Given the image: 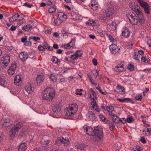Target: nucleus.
<instances>
[{"label":"nucleus","mask_w":151,"mask_h":151,"mask_svg":"<svg viewBox=\"0 0 151 151\" xmlns=\"http://www.w3.org/2000/svg\"><path fill=\"white\" fill-rule=\"evenodd\" d=\"M58 17L60 20L62 21H65L67 18V15L62 12H60L59 14Z\"/></svg>","instance_id":"26"},{"label":"nucleus","mask_w":151,"mask_h":151,"mask_svg":"<svg viewBox=\"0 0 151 151\" xmlns=\"http://www.w3.org/2000/svg\"><path fill=\"white\" fill-rule=\"evenodd\" d=\"M56 11V7L55 5L51 6L48 9V12L49 13L51 14Z\"/></svg>","instance_id":"32"},{"label":"nucleus","mask_w":151,"mask_h":151,"mask_svg":"<svg viewBox=\"0 0 151 151\" xmlns=\"http://www.w3.org/2000/svg\"><path fill=\"white\" fill-rule=\"evenodd\" d=\"M92 84L94 85L96 88L102 94L104 95H106V92H103L101 88L98 85L97 83H92Z\"/></svg>","instance_id":"31"},{"label":"nucleus","mask_w":151,"mask_h":151,"mask_svg":"<svg viewBox=\"0 0 151 151\" xmlns=\"http://www.w3.org/2000/svg\"><path fill=\"white\" fill-rule=\"evenodd\" d=\"M117 100L121 102H130L132 104L134 103L133 101L130 98H127L123 99H118Z\"/></svg>","instance_id":"24"},{"label":"nucleus","mask_w":151,"mask_h":151,"mask_svg":"<svg viewBox=\"0 0 151 151\" xmlns=\"http://www.w3.org/2000/svg\"><path fill=\"white\" fill-rule=\"evenodd\" d=\"M88 119L91 121H93L96 118L95 114L92 111H90L88 114Z\"/></svg>","instance_id":"27"},{"label":"nucleus","mask_w":151,"mask_h":151,"mask_svg":"<svg viewBox=\"0 0 151 151\" xmlns=\"http://www.w3.org/2000/svg\"><path fill=\"white\" fill-rule=\"evenodd\" d=\"M64 111L65 116L67 118L71 119L75 115L73 112L70 111V109L67 107L65 109Z\"/></svg>","instance_id":"13"},{"label":"nucleus","mask_w":151,"mask_h":151,"mask_svg":"<svg viewBox=\"0 0 151 151\" xmlns=\"http://www.w3.org/2000/svg\"><path fill=\"white\" fill-rule=\"evenodd\" d=\"M32 27V25L31 24H28L22 27V29L26 31L31 29Z\"/></svg>","instance_id":"35"},{"label":"nucleus","mask_w":151,"mask_h":151,"mask_svg":"<svg viewBox=\"0 0 151 151\" xmlns=\"http://www.w3.org/2000/svg\"><path fill=\"white\" fill-rule=\"evenodd\" d=\"M22 76L21 75H17L14 78V83L16 86H19L21 85L22 82Z\"/></svg>","instance_id":"14"},{"label":"nucleus","mask_w":151,"mask_h":151,"mask_svg":"<svg viewBox=\"0 0 151 151\" xmlns=\"http://www.w3.org/2000/svg\"><path fill=\"white\" fill-rule=\"evenodd\" d=\"M69 143V140L68 138H64L62 137H60L57 138L55 141V144L58 146H60L63 144H64V146H67Z\"/></svg>","instance_id":"8"},{"label":"nucleus","mask_w":151,"mask_h":151,"mask_svg":"<svg viewBox=\"0 0 151 151\" xmlns=\"http://www.w3.org/2000/svg\"><path fill=\"white\" fill-rule=\"evenodd\" d=\"M134 121V119L132 117H130L127 119V121L129 123H131Z\"/></svg>","instance_id":"53"},{"label":"nucleus","mask_w":151,"mask_h":151,"mask_svg":"<svg viewBox=\"0 0 151 151\" xmlns=\"http://www.w3.org/2000/svg\"><path fill=\"white\" fill-rule=\"evenodd\" d=\"M76 40V39L75 38L72 39L70 42L63 46V47L65 49H68L73 47L75 44Z\"/></svg>","instance_id":"20"},{"label":"nucleus","mask_w":151,"mask_h":151,"mask_svg":"<svg viewBox=\"0 0 151 151\" xmlns=\"http://www.w3.org/2000/svg\"><path fill=\"white\" fill-rule=\"evenodd\" d=\"M51 80L54 82L56 81L57 80V76L55 73H52L50 76Z\"/></svg>","instance_id":"37"},{"label":"nucleus","mask_w":151,"mask_h":151,"mask_svg":"<svg viewBox=\"0 0 151 151\" xmlns=\"http://www.w3.org/2000/svg\"><path fill=\"white\" fill-rule=\"evenodd\" d=\"M27 147L26 143L24 142H21L18 147V151H25Z\"/></svg>","instance_id":"22"},{"label":"nucleus","mask_w":151,"mask_h":151,"mask_svg":"<svg viewBox=\"0 0 151 151\" xmlns=\"http://www.w3.org/2000/svg\"><path fill=\"white\" fill-rule=\"evenodd\" d=\"M95 22L93 20H88L86 23L87 25L93 26L95 24Z\"/></svg>","instance_id":"36"},{"label":"nucleus","mask_w":151,"mask_h":151,"mask_svg":"<svg viewBox=\"0 0 151 151\" xmlns=\"http://www.w3.org/2000/svg\"><path fill=\"white\" fill-rule=\"evenodd\" d=\"M107 37L109 38V40L111 42H114L115 41V39L113 38L108 33L106 34Z\"/></svg>","instance_id":"42"},{"label":"nucleus","mask_w":151,"mask_h":151,"mask_svg":"<svg viewBox=\"0 0 151 151\" xmlns=\"http://www.w3.org/2000/svg\"><path fill=\"white\" fill-rule=\"evenodd\" d=\"M99 118L102 120L105 121L106 119V118H105L103 115H100L99 116Z\"/></svg>","instance_id":"60"},{"label":"nucleus","mask_w":151,"mask_h":151,"mask_svg":"<svg viewBox=\"0 0 151 151\" xmlns=\"http://www.w3.org/2000/svg\"><path fill=\"white\" fill-rule=\"evenodd\" d=\"M42 45L43 46H44L45 48L46 47H47L49 45L46 42H44L42 43Z\"/></svg>","instance_id":"64"},{"label":"nucleus","mask_w":151,"mask_h":151,"mask_svg":"<svg viewBox=\"0 0 151 151\" xmlns=\"http://www.w3.org/2000/svg\"><path fill=\"white\" fill-rule=\"evenodd\" d=\"M127 68L128 69L131 71H132L134 69V67L133 65L132 64H129L128 65Z\"/></svg>","instance_id":"50"},{"label":"nucleus","mask_w":151,"mask_h":151,"mask_svg":"<svg viewBox=\"0 0 151 151\" xmlns=\"http://www.w3.org/2000/svg\"><path fill=\"white\" fill-rule=\"evenodd\" d=\"M134 43L132 42H129L127 45V47L128 48H132V47L133 45L134 44Z\"/></svg>","instance_id":"49"},{"label":"nucleus","mask_w":151,"mask_h":151,"mask_svg":"<svg viewBox=\"0 0 151 151\" xmlns=\"http://www.w3.org/2000/svg\"><path fill=\"white\" fill-rule=\"evenodd\" d=\"M84 131L88 135L94 136L93 138L94 141L98 142L103 137V130L101 128L95 127L93 130L91 127H86L84 128Z\"/></svg>","instance_id":"1"},{"label":"nucleus","mask_w":151,"mask_h":151,"mask_svg":"<svg viewBox=\"0 0 151 151\" xmlns=\"http://www.w3.org/2000/svg\"><path fill=\"white\" fill-rule=\"evenodd\" d=\"M119 121H120L123 124H125L127 122V120L125 118H122L119 119Z\"/></svg>","instance_id":"58"},{"label":"nucleus","mask_w":151,"mask_h":151,"mask_svg":"<svg viewBox=\"0 0 151 151\" xmlns=\"http://www.w3.org/2000/svg\"><path fill=\"white\" fill-rule=\"evenodd\" d=\"M96 98H92L93 99V101H91V104L92 106L91 108V110H93L94 111L99 112H100V109H99V107L98 106V104L96 103L95 100V99H96Z\"/></svg>","instance_id":"11"},{"label":"nucleus","mask_w":151,"mask_h":151,"mask_svg":"<svg viewBox=\"0 0 151 151\" xmlns=\"http://www.w3.org/2000/svg\"><path fill=\"white\" fill-rule=\"evenodd\" d=\"M31 45V43L29 41H26L24 42V45L25 46Z\"/></svg>","instance_id":"61"},{"label":"nucleus","mask_w":151,"mask_h":151,"mask_svg":"<svg viewBox=\"0 0 151 151\" xmlns=\"http://www.w3.org/2000/svg\"><path fill=\"white\" fill-rule=\"evenodd\" d=\"M27 37L26 36H25L24 37L22 38L21 39V41L22 42H25L27 40Z\"/></svg>","instance_id":"63"},{"label":"nucleus","mask_w":151,"mask_h":151,"mask_svg":"<svg viewBox=\"0 0 151 151\" xmlns=\"http://www.w3.org/2000/svg\"><path fill=\"white\" fill-rule=\"evenodd\" d=\"M24 88L25 90L29 94L32 93L35 89L34 84L30 83L26 84Z\"/></svg>","instance_id":"10"},{"label":"nucleus","mask_w":151,"mask_h":151,"mask_svg":"<svg viewBox=\"0 0 151 151\" xmlns=\"http://www.w3.org/2000/svg\"><path fill=\"white\" fill-rule=\"evenodd\" d=\"M67 107L75 114L78 111V106L76 103H73L70 104Z\"/></svg>","instance_id":"12"},{"label":"nucleus","mask_w":151,"mask_h":151,"mask_svg":"<svg viewBox=\"0 0 151 151\" xmlns=\"http://www.w3.org/2000/svg\"><path fill=\"white\" fill-rule=\"evenodd\" d=\"M19 57L22 61L24 62L28 58V55L26 52H22L19 54Z\"/></svg>","instance_id":"19"},{"label":"nucleus","mask_w":151,"mask_h":151,"mask_svg":"<svg viewBox=\"0 0 151 151\" xmlns=\"http://www.w3.org/2000/svg\"><path fill=\"white\" fill-rule=\"evenodd\" d=\"M112 120L113 121V122H117L119 120V118L116 115L113 114V116H112Z\"/></svg>","instance_id":"38"},{"label":"nucleus","mask_w":151,"mask_h":151,"mask_svg":"<svg viewBox=\"0 0 151 151\" xmlns=\"http://www.w3.org/2000/svg\"><path fill=\"white\" fill-rule=\"evenodd\" d=\"M44 80L43 75L40 74L36 78V82L37 84L42 83Z\"/></svg>","instance_id":"29"},{"label":"nucleus","mask_w":151,"mask_h":151,"mask_svg":"<svg viewBox=\"0 0 151 151\" xmlns=\"http://www.w3.org/2000/svg\"><path fill=\"white\" fill-rule=\"evenodd\" d=\"M92 76L94 77V78H97L99 73L96 70H94L92 71Z\"/></svg>","instance_id":"40"},{"label":"nucleus","mask_w":151,"mask_h":151,"mask_svg":"<svg viewBox=\"0 0 151 151\" xmlns=\"http://www.w3.org/2000/svg\"><path fill=\"white\" fill-rule=\"evenodd\" d=\"M52 61L55 64L58 63V58L55 56H53L52 59Z\"/></svg>","instance_id":"44"},{"label":"nucleus","mask_w":151,"mask_h":151,"mask_svg":"<svg viewBox=\"0 0 151 151\" xmlns=\"http://www.w3.org/2000/svg\"><path fill=\"white\" fill-rule=\"evenodd\" d=\"M115 70L117 72H121L124 70V68L122 65H119L115 68Z\"/></svg>","instance_id":"34"},{"label":"nucleus","mask_w":151,"mask_h":151,"mask_svg":"<svg viewBox=\"0 0 151 151\" xmlns=\"http://www.w3.org/2000/svg\"><path fill=\"white\" fill-rule=\"evenodd\" d=\"M109 49L111 51L113 54H116L119 52L120 50V48H118L117 46L114 44H112L109 46Z\"/></svg>","instance_id":"15"},{"label":"nucleus","mask_w":151,"mask_h":151,"mask_svg":"<svg viewBox=\"0 0 151 151\" xmlns=\"http://www.w3.org/2000/svg\"><path fill=\"white\" fill-rule=\"evenodd\" d=\"M24 6L27 7L29 8H31L33 5L30 3H29L28 2H26L24 4Z\"/></svg>","instance_id":"57"},{"label":"nucleus","mask_w":151,"mask_h":151,"mask_svg":"<svg viewBox=\"0 0 151 151\" xmlns=\"http://www.w3.org/2000/svg\"><path fill=\"white\" fill-rule=\"evenodd\" d=\"M5 139L4 134L3 133H0V142L4 141Z\"/></svg>","instance_id":"43"},{"label":"nucleus","mask_w":151,"mask_h":151,"mask_svg":"<svg viewBox=\"0 0 151 151\" xmlns=\"http://www.w3.org/2000/svg\"><path fill=\"white\" fill-rule=\"evenodd\" d=\"M27 128H23L21 131V133L23 134H24L27 131Z\"/></svg>","instance_id":"55"},{"label":"nucleus","mask_w":151,"mask_h":151,"mask_svg":"<svg viewBox=\"0 0 151 151\" xmlns=\"http://www.w3.org/2000/svg\"><path fill=\"white\" fill-rule=\"evenodd\" d=\"M116 88L117 89L122 90V92L123 94L124 93V87L121 86L120 85H118L117 86Z\"/></svg>","instance_id":"52"},{"label":"nucleus","mask_w":151,"mask_h":151,"mask_svg":"<svg viewBox=\"0 0 151 151\" xmlns=\"http://www.w3.org/2000/svg\"><path fill=\"white\" fill-rule=\"evenodd\" d=\"M0 63H1V65L2 68H6V67L8 65L9 63L5 61L1 60Z\"/></svg>","instance_id":"33"},{"label":"nucleus","mask_w":151,"mask_h":151,"mask_svg":"<svg viewBox=\"0 0 151 151\" xmlns=\"http://www.w3.org/2000/svg\"><path fill=\"white\" fill-rule=\"evenodd\" d=\"M38 49L40 51H45V50L46 48L44 47L43 46L41 45H39L38 47Z\"/></svg>","instance_id":"47"},{"label":"nucleus","mask_w":151,"mask_h":151,"mask_svg":"<svg viewBox=\"0 0 151 151\" xmlns=\"http://www.w3.org/2000/svg\"><path fill=\"white\" fill-rule=\"evenodd\" d=\"M114 110V107L113 106H107V111L109 112H113Z\"/></svg>","instance_id":"46"},{"label":"nucleus","mask_w":151,"mask_h":151,"mask_svg":"<svg viewBox=\"0 0 151 151\" xmlns=\"http://www.w3.org/2000/svg\"><path fill=\"white\" fill-rule=\"evenodd\" d=\"M141 142L144 144H145L146 142V141L144 137H141L140 140Z\"/></svg>","instance_id":"59"},{"label":"nucleus","mask_w":151,"mask_h":151,"mask_svg":"<svg viewBox=\"0 0 151 151\" xmlns=\"http://www.w3.org/2000/svg\"><path fill=\"white\" fill-rule=\"evenodd\" d=\"M134 58L136 60H139V56L138 53L137 52H134L133 54Z\"/></svg>","instance_id":"48"},{"label":"nucleus","mask_w":151,"mask_h":151,"mask_svg":"<svg viewBox=\"0 0 151 151\" xmlns=\"http://www.w3.org/2000/svg\"><path fill=\"white\" fill-rule=\"evenodd\" d=\"M75 54L78 58H79L82 56L83 54V52L81 50H78L75 52Z\"/></svg>","instance_id":"39"},{"label":"nucleus","mask_w":151,"mask_h":151,"mask_svg":"<svg viewBox=\"0 0 151 151\" xmlns=\"http://www.w3.org/2000/svg\"><path fill=\"white\" fill-rule=\"evenodd\" d=\"M76 147L78 149L81 150L82 151H88V147L85 145L79 143L76 145Z\"/></svg>","instance_id":"16"},{"label":"nucleus","mask_w":151,"mask_h":151,"mask_svg":"<svg viewBox=\"0 0 151 151\" xmlns=\"http://www.w3.org/2000/svg\"><path fill=\"white\" fill-rule=\"evenodd\" d=\"M141 7L143 9L145 13L148 14H150V7L148 4L143 0H137Z\"/></svg>","instance_id":"7"},{"label":"nucleus","mask_w":151,"mask_h":151,"mask_svg":"<svg viewBox=\"0 0 151 151\" xmlns=\"http://www.w3.org/2000/svg\"><path fill=\"white\" fill-rule=\"evenodd\" d=\"M77 58H78V57L75 54H74L71 55L70 57V58L69 59H71L73 60H75Z\"/></svg>","instance_id":"54"},{"label":"nucleus","mask_w":151,"mask_h":151,"mask_svg":"<svg viewBox=\"0 0 151 151\" xmlns=\"http://www.w3.org/2000/svg\"><path fill=\"white\" fill-rule=\"evenodd\" d=\"M1 60L5 62L7 61L9 63L10 61V57L9 55L6 54L1 58Z\"/></svg>","instance_id":"30"},{"label":"nucleus","mask_w":151,"mask_h":151,"mask_svg":"<svg viewBox=\"0 0 151 151\" xmlns=\"http://www.w3.org/2000/svg\"><path fill=\"white\" fill-rule=\"evenodd\" d=\"M55 96L54 89L51 88H46L42 94V99L47 102L51 101Z\"/></svg>","instance_id":"2"},{"label":"nucleus","mask_w":151,"mask_h":151,"mask_svg":"<svg viewBox=\"0 0 151 151\" xmlns=\"http://www.w3.org/2000/svg\"><path fill=\"white\" fill-rule=\"evenodd\" d=\"M141 60L142 62L145 63H148L150 61L149 59L145 57H142L141 58Z\"/></svg>","instance_id":"41"},{"label":"nucleus","mask_w":151,"mask_h":151,"mask_svg":"<svg viewBox=\"0 0 151 151\" xmlns=\"http://www.w3.org/2000/svg\"><path fill=\"white\" fill-rule=\"evenodd\" d=\"M132 9L137 15L139 22L141 24L143 23L145 21V18L140 7L135 6L132 7Z\"/></svg>","instance_id":"4"},{"label":"nucleus","mask_w":151,"mask_h":151,"mask_svg":"<svg viewBox=\"0 0 151 151\" xmlns=\"http://www.w3.org/2000/svg\"><path fill=\"white\" fill-rule=\"evenodd\" d=\"M70 16H71L72 18L73 19H76V18L77 16V15L74 12H72L70 13Z\"/></svg>","instance_id":"51"},{"label":"nucleus","mask_w":151,"mask_h":151,"mask_svg":"<svg viewBox=\"0 0 151 151\" xmlns=\"http://www.w3.org/2000/svg\"><path fill=\"white\" fill-rule=\"evenodd\" d=\"M127 17L131 23L133 25H137L138 20L136 16L134 13H132L127 15Z\"/></svg>","instance_id":"9"},{"label":"nucleus","mask_w":151,"mask_h":151,"mask_svg":"<svg viewBox=\"0 0 151 151\" xmlns=\"http://www.w3.org/2000/svg\"><path fill=\"white\" fill-rule=\"evenodd\" d=\"M6 83L7 82H6L4 77L0 76V85L5 87H6Z\"/></svg>","instance_id":"28"},{"label":"nucleus","mask_w":151,"mask_h":151,"mask_svg":"<svg viewBox=\"0 0 151 151\" xmlns=\"http://www.w3.org/2000/svg\"><path fill=\"white\" fill-rule=\"evenodd\" d=\"M62 105L60 103H58L56 104L54 106L52 109L53 111L55 113L59 112L61 109Z\"/></svg>","instance_id":"21"},{"label":"nucleus","mask_w":151,"mask_h":151,"mask_svg":"<svg viewBox=\"0 0 151 151\" xmlns=\"http://www.w3.org/2000/svg\"><path fill=\"white\" fill-rule=\"evenodd\" d=\"M91 8L94 10H96L98 6V4L96 0H91Z\"/></svg>","instance_id":"25"},{"label":"nucleus","mask_w":151,"mask_h":151,"mask_svg":"<svg viewBox=\"0 0 151 151\" xmlns=\"http://www.w3.org/2000/svg\"><path fill=\"white\" fill-rule=\"evenodd\" d=\"M93 64L95 66H96L97 64V60L95 58H93L92 60Z\"/></svg>","instance_id":"62"},{"label":"nucleus","mask_w":151,"mask_h":151,"mask_svg":"<svg viewBox=\"0 0 151 151\" xmlns=\"http://www.w3.org/2000/svg\"><path fill=\"white\" fill-rule=\"evenodd\" d=\"M16 65L15 63L11 64L8 70V72L10 75H12L14 73L16 69Z\"/></svg>","instance_id":"18"},{"label":"nucleus","mask_w":151,"mask_h":151,"mask_svg":"<svg viewBox=\"0 0 151 151\" xmlns=\"http://www.w3.org/2000/svg\"><path fill=\"white\" fill-rule=\"evenodd\" d=\"M24 16L22 14H19L18 13H15L9 19V21L10 22L13 23L14 22L18 21L19 22V24L21 25L23 22L22 20L24 19Z\"/></svg>","instance_id":"5"},{"label":"nucleus","mask_w":151,"mask_h":151,"mask_svg":"<svg viewBox=\"0 0 151 151\" xmlns=\"http://www.w3.org/2000/svg\"><path fill=\"white\" fill-rule=\"evenodd\" d=\"M24 122H22L17 123L10 131V136L12 137H14L16 134V132L21 128Z\"/></svg>","instance_id":"6"},{"label":"nucleus","mask_w":151,"mask_h":151,"mask_svg":"<svg viewBox=\"0 0 151 151\" xmlns=\"http://www.w3.org/2000/svg\"><path fill=\"white\" fill-rule=\"evenodd\" d=\"M40 39L39 37L37 36H33V40L35 42L40 40Z\"/></svg>","instance_id":"56"},{"label":"nucleus","mask_w":151,"mask_h":151,"mask_svg":"<svg viewBox=\"0 0 151 151\" xmlns=\"http://www.w3.org/2000/svg\"><path fill=\"white\" fill-rule=\"evenodd\" d=\"M135 99L136 100L138 101H140L142 99V96L139 95H137L135 96Z\"/></svg>","instance_id":"45"},{"label":"nucleus","mask_w":151,"mask_h":151,"mask_svg":"<svg viewBox=\"0 0 151 151\" xmlns=\"http://www.w3.org/2000/svg\"><path fill=\"white\" fill-rule=\"evenodd\" d=\"M114 10L113 5L111 4L108 8L106 9L101 16V19L106 20L108 18L112 16L114 13Z\"/></svg>","instance_id":"3"},{"label":"nucleus","mask_w":151,"mask_h":151,"mask_svg":"<svg viewBox=\"0 0 151 151\" xmlns=\"http://www.w3.org/2000/svg\"><path fill=\"white\" fill-rule=\"evenodd\" d=\"M1 124L3 127H6L10 126L11 123L9 119L4 118L1 120Z\"/></svg>","instance_id":"17"},{"label":"nucleus","mask_w":151,"mask_h":151,"mask_svg":"<svg viewBox=\"0 0 151 151\" xmlns=\"http://www.w3.org/2000/svg\"><path fill=\"white\" fill-rule=\"evenodd\" d=\"M130 32L127 28H126L123 31L122 33V35L125 38H127L129 37Z\"/></svg>","instance_id":"23"}]
</instances>
